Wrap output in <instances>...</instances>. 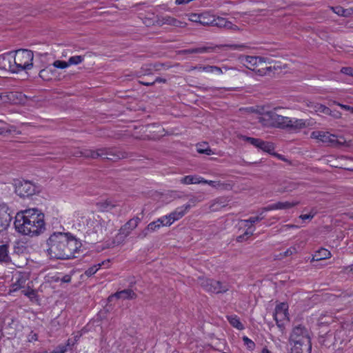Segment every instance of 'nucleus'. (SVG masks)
Returning a JSON list of instances; mask_svg holds the SVG:
<instances>
[{
	"mask_svg": "<svg viewBox=\"0 0 353 353\" xmlns=\"http://www.w3.org/2000/svg\"><path fill=\"white\" fill-rule=\"evenodd\" d=\"M47 252L51 258L67 260L77 257L81 242L69 232H54L46 241Z\"/></svg>",
	"mask_w": 353,
	"mask_h": 353,
	"instance_id": "1",
	"label": "nucleus"
},
{
	"mask_svg": "<svg viewBox=\"0 0 353 353\" xmlns=\"http://www.w3.org/2000/svg\"><path fill=\"white\" fill-rule=\"evenodd\" d=\"M17 232L30 236H38L46 230L44 214L37 208L17 212L14 222Z\"/></svg>",
	"mask_w": 353,
	"mask_h": 353,
	"instance_id": "2",
	"label": "nucleus"
},
{
	"mask_svg": "<svg viewBox=\"0 0 353 353\" xmlns=\"http://www.w3.org/2000/svg\"><path fill=\"white\" fill-rule=\"evenodd\" d=\"M14 67L16 73L30 70L33 66V52L27 49H19L13 52Z\"/></svg>",
	"mask_w": 353,
	"mask_h": 353,
	"instance_id": "3",
	"label": "nucleus"
},
{
	"mask_svg": "<svg viewBox=\"0 0 353 353\" xmlns=\"http://www.w3.org/2000/svg\"><path fill=\"white\" fill-rule=\"evenodd\" d=\"M280 108H275L274 110L265 112L259 118V122L265 127H273L285 129L290 121V118L280 115L276 112V110Z\"/></svg>",
	"mask_w": 353,
	"mask_h": 353,
	"instance_id": "4",
	"label": "nucleus"
},
{
	"mask_svg": "<svg viewBox=\"0 0 353 353\" xmlns=\"http://www.w3.org/2000/svg\"><path fill=\"white\" fill-rule=\"evenodd\" d=\"M199 283L207 292L212 294H224L230 290V285L213 279L199 277Z\"/></svg>",
	"mask_w": 353,
	"mask_h": 353,
	"instance_id": "5",
	"label": "nucleus"
},
{
	"mask_svg": "<svg viewBox=\"0 0 353 353\" xmlns=\"http://www.w3.org/2000/svg\"><path fill=\"white\" fill-rule=\"evenodd\" d=\"M289 343L299 345H308V350H311L312 344L309 330L302 325H298L293 327L290 336Z\"/></svg>",
	"mask_w": 353,
	"mask_h": 353,
	"instance_id": "6",
	"label": "nucleus"
},
{
	"mask_svg": "<svg viewBox=\"0 0 353 353\" xmlns=\"http://www.w3.org/2000/svg\"><path fill=\"white\" fill-rule=\"evenodd\" d=\"M14 186L15 193L21 198L30 197L40 192L39 187L30 181L17 180Z\"/></svg>",
	"mask_w": 353,
	"mask_h": 353,
	"instance_id": "7",
	"label": "nucleus"
},
{
	"mask_svg": "<svg viewBox=\"0 0 353 353\" xmlns=\"http://www.w3.org/2000/svg\"><path fill=\"white\" fill-rule=\"evenodd\" d=\"M243 64L250 70L255 71L260 76H263L272 70V67L261 68L257 69V66L265 62V58L261 57L245 56L242 59Z\"/></svg>",
	"mask_w": 353,
	"mask_h": 353,
	"instance_id": "8",
	"label": "nucleus"
},
{
	"mask_svg": "<svg viewBox=\"0 0 353 353\" xmlns=\"http://www.w3.org/2000/svg\"><path fill=\"white\" fill-rule=\"evenodd\" d=\"M106 221L99 216L90 219L87 222L88 230L96 234L98 236H102L106 231Z\"/></svg>",
	"mask_w": 353,
	"mask_h": 353,
	"instance_id": "9",
	"label": "nucleus"
},
{
	"mask_svg": "<svg viewBox=\"0 0 353 353\" xmlns=\"http://www.w3.org/2000/svg\"><path fill=\"white\" fill-rule=\"evenodd\" d=\"M310 137L312 139H318L322 143L332 146L341 144V143L337 139V137L336 135L330 134L328 132L313 131L310 134Z\"/></svg>",
	"mask_w": 353,
	"mask_h": 353,
	"instance_id": "10",
	"label": "nucleus"
},
{
	"mask_svg": "<svg viewBox=\"0 0 353 353\" xmlns=\"http://www.w3.org/2000/svg\"><path fill=\"white\" fill-rule=\"evenodd\" d=\"M288 305L286 303H281L276 306L274 312V319L279 327H283V323L281 322L285 320L288 321Z\"/></svg>",
	"mask_w": 353,
	"mask_h": 353,
	"instance_id": "11",
	"label": "nucleus"
},
{
	"mask_svg": "<svg viewBox=\"0 0 353 353\" xmlns=\"http://www.w3.org/2000/svg\"><path fill=\"white\" fill-rule=\"evenodd\" d=\"M103 151V159H107L112 161H117L119 159H126L129 157L128 153L113 148H101Z\"/></svg>",
	"mask_w": 353,
	"mask_h": 353,
	"instance_id": "12",
	"label": "nucleus"
},
{
	"mask_svg": "<svg viewBox=\"0 0 353 353\" xmlns=\"http://www.w3.org/2000/svg\"><path fill=\"white\" fill-rule=\"evenodd\" d=\"M11 211L6 203H0V232L10 225L12 220Z\"/></svg>",
	"mask_w": 353,
	"mask_h": 353,
	"instance_id": "13",
	"label": "nucleus"
},
{
	"mask_svg": "<svg viewBox=\"0 0 353 353\" xmlns=\"http://www.w3.org/2000/svg\"><path fill=\"white\" fill-rule=\"evenodd\" d=\"M216 48H229L233 50H239L243 51L248 48V46L245 44H224V45H220L216 46L215 47L212 46H202V47H198L196 48V53H207L210 52L214 50Z\"/></svg>",
	"mask_w": 353,
	"mask_h": 353,
	"instance_id": "14",
	"label": "nucleus"
},
{
	"mask_svg": "<svg viewBox=\"0 0 353 353\" xmlns=\"http://www.w3.org/2000/svg\"><path fill=\"white\" fill-rule=\"evenodd\" d=\"M14 67L13 52L0 55V69L16 73Z\"/></svg>",
	"mask_w": 353,
	"mask_h": 353,
	"instance_id": "15",
	"label": "nucleus"
},
{
	"mask_svg": "<svg viewBox=\"0 0 353 353\" xmlns=\"http://www.w3.org/2000/svg\"><path fill=\"white\" fill-rule=\"evenodd\" d=\"M190 208L191 204H185V205L177 208L174 211L168 215L169 221H167L166 224L172 225L174 221L179 220L185 214Z\"/></svg>",
	"mask_w": 353,
	"mask_h": 353,
	"instance_id": "16",
	"label": "nucleus"
},
{
	"mask_svg": "<svg viewBox=\"0 0 353 353\" xmlns=\"http://www.w3.org/2000/svg\"><path fill=\"white\" fill-rule=\"evenodd\" d=\"M299 204L298 201L295 202H289V201H285V202H277L275 203H272L270 205H268V206L263 208V211H270L274 210H287L292 208Z\"/></svg>",
	"mask_w": 353,
	"mask_h": 353,
	"instance_id": "17",
	"label": "nucleus"
},
{
	"mask_svg": "<svg viewBox=\"0 0 353 353\" xmlns=\"http://www.w3.org/2000/svg\"><path fill=\"white\" fill-rule=\"evenodd\" d=\"M113 298L122 299H134L137 298L136 293L131 289H125L121 291L117 292L114 294L108 297V301H111Z\"/></svg>",
	"mask_w": 353,
	"mask_h": 353,
	"instance_id": "18",
	"label": "nucleus"
},
{
	"mask_svg": "<svg viewBox=\"0 0 353 353\" xmlns=\"http://www.w3.org/2000/svg\"><path fill=\"white\" fill-rule=\"evenodd\" d=\"M11 103H23L26 100V97L21 92L12 91L7 93L5 96Z\"/></svg>",
	"mask_w": 353,
	"mask_h": 353,
	"instance_id": "19",
	"label": "nucleus"
},
{
	"mask_svg": "<svg viewBox=\"0 0 353 353\" xmlns=\"http://www.w3.org/2000/svg\"><path fill=\"white\" fill-rule=\"evenodd\" d=\"M286 128L292 130H297L304 128L306 126L305 121L303 119H291L288 122Z\"/></svg>",
	"mask_w": 353,
	"mask_h": 353,
	"instance_id": "20",
	"label": "nucleus"
},
{
	"mask_svg": "<svg viewBox=\"0 0 353 353\" xmlns=\"http://www.w3.org/2000/svg\"><path fill=\"white\" fill-rule=\"evenodd\" d=\"M103 151L101 148L96 150L90 149H83V157L85 158L97 159L98 157H103Z\"/></svg>",
	"mask_w": 353,
	"mask_h": 353,
	"instance_id": "21",
	"label": "nucleus"
},
{
	"mask_svg": "<svg viewBox=\"0 0 353 353\" xmlns=\"http://www.w3.org/2000/svg\"><path fill=\"white\" fill-rule=\"evenodd\" d=\"M201 176L197 175H187L182 177L180 179V182L185 185L199 184L201 183Z\"/></svg>",
	"mask_w": 353,
	"mask_h": 353,
	"instance_id": "22",
	"label": "nucleus"
},
{
	"mask_svg": "<svg viewBox=\"0 0 353 353\" xmlns=\"http://www.w3.org/2000/svg\"><path fill=\"white\" fill-rule=\"evenodd\" d=\"M11 261L9 256L8 245L6 244L0 245V263H8Z\"/></svg>",
	"mask_w": 353,
	"mask_h": 353,
	"instance_id": "23",
	"label": "nucleus"
},
{
	"mask_svg": "<svg viewBox=\"0 0 353 353\" xmlns=\"http://www.w3.org/2000/svg\"><path fill=\"white\" fill-rule=\"evenodd\" d=\"M331 256V253L329 250L325 248H321L312 257V261H321L326 259H329Z\"/></svg>",
	"mask_w": 353,
	"mask_h": 353,
	"instance_id": "24",
	"label": "nucleus"
},
{
	"mask_svg": "<svg viewBox=\"0 0 353 353\" xmlns=\"http://www.w3.org/2000/svg\"><path fill=\"white\" fill-rule=\"evenodd\" d=\"M98 209L103 212H108L113 209L116 205L110 201L105 200L97 203Z\"/></svg>",
	"mask_w": 353,
	"mask_h": 353,
	"instance_id": "25",
	"label": "nucleus"
},
{
	"mask_svg": "<svg viewBox=\"0 0 353 353\" xmlns=\"http://www.w3.org/2000/svg\"><path fill=\"white\" fill-rule=\"evenodd\" d=\"M214 21V17L210 15L208 12H204L201 14V17L199 19V23L204 26H212L213 22Z\"/></svg>",
	"mask_w": 353,
	"mask_h": 353,
	"instance_id": "26",
	"label": "nucleus"
},
{
	"mask_svg": "<svg viewBox=\"0 0 353 353\" xmlns=\"http://www.w3.org/2000/svg\"><path fill=\"white\" fill-rule=\"evenodd\" d=\"M227 319L234 327L239 330L244 329L243 325L241 323L239 318L236 315L227 316Z\"/></svg>",
	"mask_w": 353,
	"mask_h": 353,
	"instance_id": "27",
	"label": "nucleus"
},
{
	"mask_svg": "<svg viewBox=\"0 0 353 353\" xmlns=\"http://www.w3.org/2000/svg\"><path fill=\"white\" fill-rule=\"evenodd\" d=\"M196 150L200 154L206 155L214 154V152L211 150L208 143H199L196 145Z\"/></svg>",
	"mask_w": 353,
	"mask_h": 353,
	"instance_id": "28",
	"label": "nucleus"
},
{
	"mask_svg": "<svg viewBox=\"0 0 353 353\" xmlns=\"http://www.w3.org/2000/svg\"><path fill=\"white\" fill-rule=\"evenodd\" d=\"M138 225L136 224V223L132 220H129L121 229L122 231V233L127 236L132 230L135 229Z\"/></svg>",
	"mask_w": 353,
	"mask_h": 353,
	"instance_id": "29",
	"label": "nucleus"
},
{
	"mask_svg": "<svg viewBox=\"0 0 353 353\" xmlns=\"http://www.w3.org/2000/svg\"><path fill=\"white\" fill-rule=\"evenodd\" d=\"M259 149L271 154H273V152L274 150V145L271 142L264 141L261 140L260 145L259 146Z\"/></svg>",
	"mask_w": 353,
	"mask_h": 353,
	"instance_id": "30",
	"label": "nucleus"
},
{
	"mask_svg": "<svg viewBox=\"0 0 353 353\" xmlns=\"http://www.w3.org/2000/svg\"><path fill=\"white\" fill-rule=\"evenodd\" d=\"M232 24L231 22L226 21L224 18L218 17L214 18V21L212 23V26H217L219 28H230Z\"/></svg>",
	"mask_w": 353,
	"mask_h": 353,
	"instance_id": "31",
	"label": "nucleus"
},
{
	"mask_svg": "<svg viewBox=\"0 0 353 353\" xmlns=\"http://www.w3.org/2000/svg\"><path fill=\"white\" fill-rule=\"evenodd\" d=\"M332 322H334L332 316L327 314H321L318 320V324L319 326L327 325Z\"/></svg>",
	"mask_w": 353,
	"mask_h": 353,
	"instance_id": "32",
	"label": "nucleus"
},
{
	"mask_svg": "<svg viewBox=\"0 0 353 353\" xmlns=\"http://www.w3.org/2000/svg\"><path fill=\"white\" fill-rule=\"evenodd\" d=\"M254 230V227H249L243 234L237 236L236 241L238 242H243V241H245V239H247L248 237L251 236L253 234Z\"/></svg>",
	"mask_w": 353,
	"mask_h": 353,
	"instance_id": "33",
	"label": "nucleus"
},
{
	"mask_svg": "<svg viewBox=\"0 0 353 353\" xmlns=\"http://www.w3.org/2000/svg\"><path fill=\"white\" fill-rule=\"evenodd\" d=\"M105 261H103L100 263L96 264L90 268H89L88 270L85 271V274L90 277L92 275H94L98 270L101 267L102 265H104Z\"/></svg>",
	"mask_w": 353,
	"mask_h": 353,
	"instance_id": "34",
	"label": "nucleus"
},
{
	"mask_svg": "<svg viewBox=\"0 0 353 353\" xmlns=\"http://www.w3.org/2000/svg\"><path fill=\"white\" fill-rule=\"evenodd\" d=\"M201 183L208 184L210 186L215 188H220L223 187L224 184L220 183L219 181L206 180L204 178L201 177Z\"/></svg>",
	"mask_w": 353,
	"mask_h": 353,
	"instance_id": "35",
	"label": "nucleus"
},
{
	"mask_svg": "<svg viewBox=\"0 0 353 353\" xmlns=\"http://www.w3.org/2000/svg\"><path fill=\"white\" fill-rule=\"evenodd\" d=\"M162 226V221H154L151 223H150L147 228L148 230H150V232H153L159 230Z\"/></svg>",
	"mask_w": 353,
	"mask_h": 353,
	"instance_id": "36",
	"label": "nucleus"
},
{
	"mask_svg": "<svg viewBox=\"0 0 353 353\" xmlns=\"http://www.w3.org/2000/svg\"><path fill=\"white\" fill-rule=\"evenodd\" d=\"M83 60H84V56H80V55L72 56V57H70L68 61V65H78V64L81 63V62H83Z\"/></svg>",
	"mask_w": 353,
	"mask_h": 353,
	"instance_id": "37",
	"label": "nucleus"
},
{
	"mask_svg": "<svg viewBox=\"0 0 353 353\" xmlns=\"http://www.w3.org/2000/svg\"><path fill=\"white\" fill-rule=\"evenodd\" d=\"M263 212L264 211L262 210V212L259 216L250 217L248 219L242 220L241 222L250 223L251 225H253L259 221H261L264 219V216H263Z\"/></svg>",
	"mask_w": 353,
	"mask_h": 353,
	"instance_id": "38",
	"label": "nucleus"
},
{
	"mask_svg": "<svg viewBox=\"0 0 353 353\" xmlns=\"http://www.w3.org/2000/svg\"><path fill=\"white\" fill-rule=\"evenodd\" d=\"M203 200V196L202 194L198 196L192 195L189 199L187 204H191V207L196 205V203L201 202Z\"/></svg>",
	"mask_w": 353,
	"mask_h": 353,
	"instance_id": "39",
	"label": "nucleus"
},
{
	"mask_svg": "<svg viewBox=\"0 0 353 353\" xmlns=\"http://www.w3.org/2000/svg\"><path fill=\"white\" fill-rule=\"evenodd\" d=\"M25 280L23 279H18L12 285V290L16 292L21 288H23Z\"/></svg>",
	"mask_w": 353,
	"mask_h": 353,
	"instance_id": "40",
	"label": "nucleus"
},
{
	"mask_svg": "<svg viewBox=\"0 0 353 353\" xmlns=\"http://www.w3.org/2000/svg\"><path fill=\"white\" fill-rule=\"evenodd\" d=\"M245 141L250 143L251 145H254V147L259 148V146L260 145V143L261 141V139L254 138V137H245L244 139Z\"/></svg>",
	"mask_w": 353,
	"mask_h": 353,
	"instance_id": "41",
	"label": "nucleus"
},
{
	"mask_svg": "<svg viewBox=\"0 0 353 353\" xmlns=\"http://www.w3.org/2000/svg\"><path fill=\"white\" fill-rule=\"evenodd\" d=\"M52 65L54 68H59V69H64L69 66L68 61H61V60H57V61H54V63H52Z\"/></svg>",
	"mask_w": 353,
	"mask_h": 353,
	"instance_id": "42",
	"label": "nucleus"
},
{
	"mask_svg": "<svg viewBox=\"0 0 353 353\" xmlns=\"http://www.w3.org/2000/svg\"><path fill=\"white\" fill-rule=\"evenodd\" d=\"M52 71V69L50 66L46 67L39 72V77L43 79L48 80L50 78L48 77V74Z\"/></svg>",
	"mask_w": 353,
	"mask_h": 353,
	"instance_id": "43",
	"label": "nucleus"
},
{
	"mask_svg": "<svg viewBox=\"0 0 353 353\" xmlns=\"http://www.w3.org/2000/svg\"><path fill=\"white\" fill-rule=\"evenodd\" d=\"M316 111L322 112L325 114H332V110L323 105H319Z\"/></svg>",
	"mask_w": 353,
	"mask_h": 353,
	"instance_id": "44",
	"label": "nucleus"
},
{
	"mask_svg": "<svg viewBox=\"0 0 353 353\" xmlns=\"http://www.w3.org/2000/svg\"><path fill=\"white\" fill-rule=\"evenodd\" d=\"M243 341L248 349L253 350L255 347V343L247 336H243Z\"/></svg>",
	"mask_w": 353,
	"mask_h": 353,
	"instance_id": "45",
	"label": "nucleus"
},
{
	"mask_svg": "<svg viewBox=\"0 0 353 353\" xmlns=\"http://www.w3.org/2000/svg\"><path fill=\"white\" fill-rule=\"evenodd\" d=\"M292 345V348H291V353H302L303 352V350H302V346L303 345H299V344H295V343H293Z\"/></svg>",
	"mask_w": 353,
	"mask_h": 353,
	"instance_id": "46",
	"label": "nucleus"
},
{
	"mask_svg": "<svg viewBox=\"0 0 353 353\" xmlns=\"http://www.w3.org/2000/svg\"><path fill=\"white\" fill-rule=\"evenodd\" d=\"M216 72L219 74L223 73L222 68L215 66V65H211L210 68H206L205 72Z\"/></svg>",
	"mask_w": 353,
	"mask_h": 353,
	"instance_id": "47",
	"label": "nucleus"
},
{
	"mask_svg": "<svg viewBox=\"0 0 353 353\" xmlns=\"http://www.w3.org/2000/svg\"><path fill=\"white\" fill-rule=\"evenodd\" d=\"M28 342L37 341L38 340V334L31 331L27 336Z\"/></svg>",
	"mask_w": 353,
	"mask_h": 353,
	"instance_id": "48",
	"label": "nucleus"
},
{
	"mask_svg": "<svg viewBox=\"0 0 353 353\" xmlns=\"http://www.w3.org/2000/svg\"><path fill=\"white\" fill-rule=\"evenodd\" d=\"M316 214V212H313V210H312L309 214H301L299 216V218L303 221L306 220V219H313V217L315 216Z\"/></svg>",
	"mask_w": 353,
	"mask_h": 353,
	"instance_id": "49",
	"label": "nucleus"
},
{
	"mask_svg": "<svg viewBox=\"0 0 353 353\" xmlns=\"http://www.w3.org/2000/svg\"><path fill=\"white\" fill-rule=\"evenodd\" d=\"M341 72L343 74L353 77V68L343 67L341 68Z\"/></svg>",
	"mask_w": 353,
	"mask_h": 353,
	"instance_id": "50",
	"label": "nucleus"
},
{
	"mask_svg": "<svg viewBox=\"0 0 353 353\" xmlns=\"http://www.w3.org/2000/svg\"><path fill=\"white\" fill-rule=\"evenodd\" d=\"M70 154L71 156L76 157H83V149L82 150L74 149L73 151H71L70 152Z\"/></svg>",
	"mask_w": 353,
	"mask_h": 353,
	"instance_id": "51",
	"label": "nucleus"
},
{
	"mask_svg": "<svg viewBox=\"0 0 353 353\" xmlns=\"http://www.w3.org/2000/svg\"><path fill=\"white\" fill-rule=\"evenodd\" d=\"M150 232V230H148V228L146 227L144 230H143L141 232H140L138 235L137 238L139 239H144L145 238L148 233Z\"/></svg>",
	"mask_w": 353,
	"mask_h": 353,
	"instance_id": "52",
	"label": "nucleus"
},
{
	"mask_svg": "<svg viewBox=\"0 0 353 353\" xmlns=\"http://www.w3.org/2000/svg\"><path fill=\"white\" fill-rule=\"evenodd\" d=\"M211 67V65H196V66H192L190 70H197L199 71H203V72H205V70H206V68H210Z\"/></svg>",
	"mask_w": 353,
	"mask_h": 353,
	"instance_id": "53",
	"label": "nucleus"
},
{
	"mask_svg": "<svg viewBox=\"0 0 353 353\" xmlns=\"http://www.w3.org/2000/svg\"><path fill=\"white\" fill-rule=\"evenodd\" d=\"M22 293L29 298H32V296L36 295L35 291L32 289L28 290L27 291L23 290L22 291Z\"/></svg>",
	"mask_w": 353,
	"mask_h": 353,
	"instance_id": "54",
	"label": "nucleus"
},
{
	"mask_svg": "<svg viewBox=\"0 0 353 353\" xmlns=\"http://www.w3.org/2000/svg\"><path fill=\"white\" fill-rule=\"evenodd\" d=\"M336 104H337V105L340 106L342 109L347 110V111H350V112L353 113V107L352 106H350L348 105H344V104H342L340 103H337Z\"/></svg>",
	"mask_w": 353,
	"mask_h": 353,
	"instance_id": "55",
	"label": "nucleus"
},
{
	"mask_svg": "<svg viewBox=\"0 0 353 353\" xmlns=\"http://www.w3.org/2000/svg\"><path fill=\"white\" fill-rule=\"evenodd\" d=\"M296 252V249L295 248H290L284 252L285 256H290L292 255L293 254Z\"/></svg>",
	"mask_w": 353,
	"mask_h": 353,
	"instance_id": "56",
	"label": "nucleus"
},
{
	"mask_svg": "<svg viewBox=\"0 0 353 353\" xmlns=\"http://www.w3.org/2000/svg\"><path fill=\"white\" fill-rule=\"evenodd\" d=\"M200 17H201V14H192L190 15V21H192V22H195V23H199V19H200Z\"/></svg>",
	"mask_w": 353,
	"mask_h": 353,
	"instance_id": "57",
	"label": "nucleus"
},
{
	"mask_svg": "<svg viewBox=\"0 0 353 353\" xmlns=\"http://www.w3.org/2000/svg\"><path fill=\"white\" fill-rule=\"evenodd\" d=\"M158 221H162V226H170V225L166 224L167 221H169V218L168 217V215L163 216L159 219H157Z\"/></svg>",
	"mask_w": 353,
	"mask_h": 353,
	"instance_id": "58",
	"label": "nucleus"
},
{
	"mask_svg": "<svg viewBox=\"0 0 353 353\" xmlns=\"http://www.w3.org/2000/svg\"><path fill=\"white\" fill-rule=\"evenodd\" d=\"M334 12L338 14L345 15V10H343L341 7H336Z\"/></svg>",
	"mask_w": 353,
	"mask_h": 353,
	"instance_id": "59",
	"label": "nucleus"
},
{
	"mask_svg": "<svg viewBox=\"0 0 353 353\" xmlns=\"http://www.w3.org/2000/svg\"><path fill=\"white\" fill-rule=\"evenodd\" d=\"M181 52L183 54H193V53H196V48H194L185 49V50H181Z\"/></svg>",
	"mask_w": 353,
	"mask_h": 353,
	"instance_id": "60",
	"label": "nucleus"
},
{
	"mask_svg": "<svg viewBox=\"0 0 353 353\" xmlns=\"http://www.w3.org/2000/svg\"><path fill=\"white\" fill-rule=\"evenodd\" d=\"M139 83L144 85L150 86V85H154V81H139Z\"/></svg>",
	"mask_w": 353,
	"mask_h": 353,
	"instance_id": "61",
	"label": "nucleus"
},
{
	"mask_svg": "<svg viewBox=\"0 0 353 353\" xmlns=\"http://www.w3.org/2000/svg\"><path fill=\"white\" fill-rule=\"evenodd\" d=\"M61 281H62L63 282H64V283H69V282H70V281H71V276H69V275H65V276L62 278Z\"/></svg>",
	"mask_w": 353,
	"mask_h": 353,
	"instance_id": "62",
	"label": "nucleus"
},
{
	"mask_svg": "<svg viewBox=\"0 0 353 353\" xmlns=\"http://www.w3.org/2000/svg\"><path fill=\"white\" fill-rule=\"evenodd\" d=\"M166 82V79H163V78H161V77H157L154 80V84L155 83H165Z\"/></svg>",
	"mask_w": 353,
	"mask_h": 353,
	"instance_id": "63",
	"label": "nucleus"
},
{
	"mask_svg": "<svg viewBox=\"0 0 353 353\" xmlns=\"http://www.w3.org/2000/svg\"><path fill=\"white\" fill-rule=\"evenodd\" d=\"M180 23L178 20L174 18H171L169 21V23L172 24L174 26H178V23Z\"/></svg>",
	"mask_w": 353,
	"mask_h": 353,
	"instance_id": "64",
	"label": "nucleus"
}]
</instances>
